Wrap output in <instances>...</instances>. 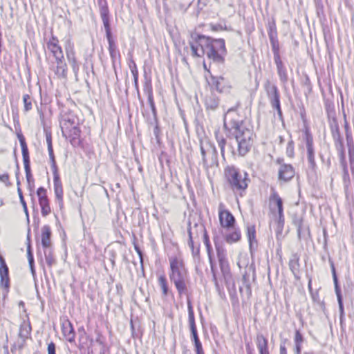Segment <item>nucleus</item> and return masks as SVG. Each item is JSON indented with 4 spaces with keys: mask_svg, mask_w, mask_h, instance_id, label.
Returning <instances> with one entry per match:
<instances>
[{
    "mask_svg": "<svg viewBox=\"0 0 354 354\" xmlns=\"http://www.w3.org/2000/svg\"><path fill=\"white\" fill-rule=\"evenodd\" d=\"M224 128L234 137L238 144V152L245 156L250 149L254 133L234 108L229 109L224 117Z\"/></svg>",
    "mask_w": 354,
    "mask_h": 354,
    "instance_id": "f257e3e1",
    "label": "nucleus"
},
{
    "mask_svg": "<svg viewBox=\"0 0 354 354\" xmlns=\"http://www.w3.org/2000/svg\"><path fill=\"white\" fill-rule=\"evenodd\" d=\"M193 57H201L205 55L216 63H223L226 54L223 39H212L203 35L192 34L189 41Z\"/></svg>",
    "mask_w": 354,
    "mask_h": 354,
    "instance_id": "f03ea898",
    "label": "nucleus"
},
{
    "mask_svg": "<svg viewBox=\"0 0 354 354\" xmlns=\"http://www.w3.org/2000/svg\"><path fill=\"white\" fill-rule=\"evenodd\" d=\"M171 272L169 278L174 283L179 295H185L188 304V310H192L190 300L188 297V288L190 280L187 269L185 267L183 261L177 257L169 258Z\"/></svg>",
    "mask_w": 354,
    "mask_h": 354,
    "instance_id": "7ed1b4c3",
    "label": "nucleus"
},
{
    "mask_svg": "<svg viewBox=\"0 0 354 354\" xmlns=\"http://www.w3.org/2000/svg\"><path fill=\"white\" fill-rule=\"evenodd\" d=\"M225 175L230 188L234 192L241 193L248 187L250 179L245 172H241L234 167H227Z\"/></svg>",
    "mask_w": 354,
    "mask_h": 354,
    "instance_id": "20e7f679",
    "label": "nucleus"
},
{
    "mask_svg": "<svg viewBox=\"0 0 354 354\" xmlns=\"http://www.w3.org/2000/svg\"><path fill=\"white\" fill-rule=\"evenodd\" d=\"M332 136L335 142V148L339 154L340 165L342 168L343 182L345 187L347 188L351 185V180L347 167V163L346 161L343 139L340 134L339 128L337 124H335L334 127H332Z\"/></svg>",
    "mask_w": 354,
    "mask_h": 354,
    "instance_id": "39448f33",
    "label": "nucleus"
},
{
    "mask_svg": "<svg viewBox=\"0 0 354 354\" xmlns=\"http://www.w3.org/2000/svg\"><path fill=\"white\" fill-rule=\"evenodd\" d=\"M269 207L272 219L277 224V232L278 234H281L285 223L283 201L275 192H274L270 197Z\"/></svg>",
    "mask_w": 354,
    "mask_h": 354,
    "instance_id": "423d86ee",
    "label": "nucleus"
},
{
    "mask_svg": "<svg viewBox=\"0 0 354 354\" xmlns=\"http://www.w3.org/2000/svg\"><path fill=\"white\" fill-rule=\"evenodd\" d=\"M201 153L205 169L218 165L217 151L212 144L209 142L201 143Z\"/></svg>",
    "mask_w": 354,
    "mask_h": 354,
    "instance_id": "0eeeda50",
    "label": "nucleus"
},
{
    "mask_svg": "<svg viewBox=\"0 0 354 354\" xmlns=\"http://www.w3.org/2000/svg\"><path fill=\"white\" fill-rule=\"evenodd\" d=\"M264 88L272 107L277 110L279 117L281 118L282 111L279 100L280 94L278 91L277 87L274 84H272L270 80H267L264 84Z\"/></svg>",
    "mask_w": 354,
    "mask_h": 354,
    "instance_id": "6e6552de",
    "label": "nucleus"
},
{
    "mask_svg": "<svg viewBox=\"0 0 354 354\" xmlns=\"http://www.w3.org/2000/svg\"><path fill=\"white\" fill-rule=\"evenodd\" d=\"M254 280V271L252 268L245 270L241 279L239 281V292L242 296L249 297L252 294L251 281Z\"/></svg>",
    "mask_w": 354,
    "mask_h": 354,
    "instance_id": "1a4fd4ad",
    "label": "nucleus"
},
{
    "mask_svg": "<svg viewBox=\"0 0 354 354\" xmlns=\"http://www.w3.org/2000/svg\"><path fill=\"white\" fill-rule=\"evenodd\" d=\"M216 251L221 271L226 285L229 286L230 283L232 282V277L225 250L222 248L216 246Z\"/></svg>",
    "mask_w": 354,
    "mask_h": 354,
    "instance_id": "9d476101",
    "label": "nucleus"
},
{
    "mask_svg": "<svg viewBox=\"0 0 354 354\" xmlns=\"http://www.w3.org/2000/svg\"><path fill=\"white\" fill-rule=\"evenodd\" d=\"M18 138L22 151L23 160L26 171V177L28 183L30 185L31 183H33L34 180L30 170L28 149L24 137L22 135H19Z\"/></svg>",
    "mask_w": 354,
    "mask_h": 354,
    "instance_id": "9b49d317",
    "label": "nucleus"
},
{
    "mask_svg": "<svg viewBox=\"0 0 354 354\" xmlns=\"http://www.w3.org/2000/svg\"><path fill=\"white\" fill-rule=\"evenodd\" d=\"M0 286L3 288V295L10 288L9 269L4 258L0 254Z\"/></svg>",
    "mask_w": 354,
    "mask_h": 354,
    "instance_id": "f8f14e48",
    "label": "nucleus"
},
{
    "mask_svg": "<svg viewBox=\"0 0 354 354\" xmlns=\"http://www.w3.org/2000/svg\"><path fill=\"white\" fill-rule=\"evenodd\" d=\"M306 147L307 151V158L310 167L314 169L316 166L315 159V149L313 147V138L308 131L305 133Z\"/></svg>",
    "mask_w": 354,
    "mask_h": 354,
    "instance_id": "ddd939ff",
    "label": "nucleus"
},
{
    "mask_svg": "<svg viewBox=\"0 0 354 354\" xmlns=\"http://www.w3.org/2000/svg\"><path fill=\"white\" fill-rule=\"evenodd\" d=\"M218 216L220 224L223 227H232L235 223L234 216L228 211L223 209V205L221 204L218 207Z\"/></svg>",
    "mask_w": 354,
    "mask_h": 354,
    "instance_id": "4468645a",
    "label": "nucleus"
},
{
    "mask_svg": "<svg viewBox=\"0 0 354 354\" xmlns=\"http://www.w3.org/2000/svg\"><path fill=\"white\" fill-rule=\"evenodd\" d=\"M53 185H54V192L55 194L56 200L58 201L59 206L62 209L64 205L63 203V187L62 183L60 180L58 171H55L53 172Z\"/></svg>",
    "mask_w": 354,
    "mask_h": 354,
    "instance_id": "2eb2a0df",
    "label": "nucleus"
},
{
    "mask_svg": "<svg viewBox=\"0 0 354 354\" xmlns=\"http://www.w3.org/2000/svg\"><path fill=\"white\" fill-rule=\"evenodd\" d=\"M26 317L27 318V320H24L19 328V337L21 339V343L19 345V348L20 349L24 346L26 341L29 338L32 330L28 315H26Z\"/></svg>",
    "mask_w": 354,
    "mask_h": 354,
    "instance_id": "dca6fc26",
    "label": "nucleus"
},
{
    "mask_svg": "<svg viewBox=\"0 0 354 354\" xmlns=\"http://www.w3.org/2000/svg\"><path fill=\"white\" fill-rule=\"evenodd\" d=\"M295 176V169L291 165L282 164L278 172L279 180L283 182L290 180Z\"/></svg>",
    "mask_w": 354,
    "mask_h": 354,
    "instance_id": "f3484780",
    "label": "nucleus"
},
{
    "mask_svg": "<svg viewBox=\"0 0 354 354\" xmlns=\"http://www.w3.org/2000/svg\"><path fill=\"white\" fill-rule=\"evenodd\" d=\"M46 46L48 50L52 53L55 59H64L62 50L59 45L58 39L55 37L52 36L51 39L47 42Z\"/></svg>",
    "mask_w": 354,
    "mask_h": 354,
    "instance_id": "a211bd4d",
    "label": "nucleus"
},
{
    "mask_svg": "<svg viewBox=\"0 0 354 354\" xmlns=\"http://www.w3.org/2000/svg\"><path fill=\"white\" fill-rule=\"evenodd\" d=\"M51 230L49 225H44L41 228V241L43 248H49L51 246Z\"/></svg>",
    "mask_w": 354,
    "mask_h": 354,
    "instance_id": "6ab92c4d",
    "label": "nucleus"
},
{
    "mask_svg": "<svg viewBox=\"0 0 354 354\" xmlns=\"http://www.w3.org/2000/svg\"><path fill=\"white\" fill-rule=\"evenodd\" d=\"M256 343L259 354H270L268 351V339L263 334L259 333L257 335Z\"/></svg>",
    "mask_w": 354,
    "mask_h": 354,
    "instance_id": "aec40b11",
    "label": "nucleus"
},
{
    "mask_svg": "<svg viewBox=\"0 0 354 354\" xmlns=\"http://www.w3.org/2000/svg\"><path fill=\"white\" fill-rule=\"evenodd\" d=\"M211 80L212 87L219 93H223L227 91L228 88L225 87V80L224 77L211 75Z\"/></svg>",
    "mask_w": 354,
    "mask_h": 354,
    "instance_id": "412c9836",
    "label": "nucleus"
},
{
    "mask_svg": "<svg viewBox=\"0 0 354 354\" xmlns=\"http://www.w3.org/2000/svg\"><path fill=\"white\" fill-rule=\"evenodd\" d=\"M98 6L100 8V17L103 24L109 23V10L106 0H98Z\"/></svg>",
    "mask_w": 354,
    "mask_h": 354,
    "instance_id": "4be33fe9",
    "label": "nucleus"
},
{
    "mask_svg": "<svg viewBox=\"0 0 354 354\" xmlns=\"http://www.w3.org/2000/svg\"><path fill=\"white\" fill-rule=\"evenodd\" d=\"M329 261H330V267H331L333 279V281H334V284H335V292H336V294L337 296L338 302H339V310H343V305H342L341 295H340V289H339V287L338 285V280H337V277L336 272H335V268L333 262L330 260H329Z\"/></svg>",
    "mask_w": 354,
    "mask_h": 354,
    "instance_id": "5701e85b",
    "label": "nucleus"
},
{
    "mask_svg": "<svg viewBox=\"0 0 354 354\" xmlns=\"http://www.w3.org/2000/svg\"><path fill=\"white\" fill-rule=\"evenodd\" d=\"M274 59L277 65L278 75L280 77L281 81L283 82H286L287 81L288 77L286 68L283 66L281 57H279L277 58H274Z\"/></svg>",
    "mask_w": 354,
    "mask_h": 354,
    "instance_id": "b1692460",
    "label": "nucleus"
},
{
    "mask_svg": "<svg viewBox=\"0 0 354 354\" xmlns=\"http://www.w3.org/2000/svg\"><path fill=\"white\" fill-rule=\"evenodd\" d=\"M63 59H56L57 67L55 70V74L59 78H65L67 75V66Z\"/></svg>",
    "mask_w": 354,
    "mask_h": 354,
    "instance_id": "393cba45",
    "label": "nucleus"
},
{
    "mask_svg": "<svg viewBox=\"0 0 354 354\" xmlns=\"http://www.w3.org/2000/svg\"><path fill=\"white\" fill-rule=\"evenodd\" d=\"M62 331L64 336L68 337V341L71 342L74 338L75 332L71 323L68 320L63 323Z\"/></svg>",
    "mask_w": 354,
    "mask_h": 354,
    "instance_id": "a878e982",
    "label": "nucleus"
},
{
    "mask_svg": "<svg viewBox=\"0 0 354 354\" xmlns=\"http://www.w3.org/2000/svg\"><path fill=\"white\" fill-rule=\"evenodd\" d=\"M144 92L147 94L149 106L151 109L152 112L153 113V114H155L156 113V107H155V104H154L153 98L152 86L150 84H145V88H144Z\"/></svg>",
    "mask_w": 354,
    "mask_h": 354,
    "instance_id": "bb28decb",
    "label": "nucleus"
},
{
    "mask_svg": "<svg viewBox=\"0 0 354 354\" xmlns=\"http://www.w3.org/2000/svg\"><path fill=\"white\" fill-rule=\"evenodd\" d=\"M218 105V99L214 95L207 96L205 99V106L207 109L215 110Z\"/></svg>",
    "mask_w": 354,
    "mask_h": 354,
    "instance_id": "cd10ccee",
    "label": "nucleus"
},
{
    "mask_svg": "<svg viewBox=\"0 0 354 354\" xmlns=\"http://www.w3.org/2000/svg\"><path fill=\"white\" fill-rule=\"evenodd\" d=\"M64 133H63L65 136H68L71 138V140H75L77 139L80 136V129L77 127V126H73L71 127H68V130L66 131L64 129Z\"/></svg>",
    "mask_w": 354,
    "mask_h": 354,
    "instance_id": "c85d7f7f",
    "label": "nucleus"
},
{
    "mask_svg": "<svg viewBox=\"0 0 354 354\" xmlns=\"http://www.w3.org/2000/svg\"><path fill=\"white\" fill-rule=\"evenodd\" d=\"M247 235L250 243V246L252 247L254 243L257 244L256 240V230L254 225H248L247 227Z\"/></svg>",
    "mask_w": 354,
    "mask_h": 354,
    "instance_id": "c756f323",
    "label": "nucleus"
},
{
    "mask_svg": "<svg viewBox=\"0 0 354 354\" xmlns=\"http://www.w3.org/2000/svg\"><path fill=\"white\" fill-rule=\"evenodd\" d=\"M346 141L348 149V156H349V162H354V145L353 142L352 137L348 135V132H346Z\"/></svg>",
    "mask_w": 354,
    "mask_h": 354,
    "instance_id": "7c9ffc66",
    "label": "nucleus"
},
{
    "mask_svg": "<svg viewBox=\"0 0 354 354\" xmlns=\"http://www.w3.org/2000/svg\"><path fill=\"white\" fill-rule=\"evenodd\" d=\"M158 284L161 288L162 293L164 296H167L169 292V289L167 285V281L164 275L158 277Z\"/></svg>",
    "mask_w": 354,
    "mask_h": 354,
    "instance_id": "2f4dec72",
    "label": "nucleus"
},
{
    "mask_svg": "<svg viewBox=\"0 0 354 354\" xmlns=\"http://www.w3.org/2000/svg\"><path fill=\"white\" fill-rule=\"evenodd\" d=\"M241 235L240 230L238 229H234L232 232L226 236L225 239L227 243H232L239 241L241 239Z\"/></svg>",
    "mask_w": 354,
    "mask_h": 354,
    "instance_id": "473e14b6",
    "label": "nucleus"
},
{
    "mask_svg": "<svg viewBox=\"0 0 354 354\" xmlns=\"http://www.w3.org/2000/svg\"><path fill=\"white\" fill-rule=\"evenodd\" d=\"M39 203L41 207V212L42 216H46L47 215H48L51 212L48 199L47 198L45 200L40 201H39Z\"/></svg>",
    "mask_w": 354,
    "mask_h": 354,
    "instance_id": "72a5a7b5",
    "label": "nucleus"
},
{
    "mask_svg": "<svg viewBox=\"0 0 354 354\" xmlns=\"http://www.w3.org/2000/svg\"><path fill=\"white\" fill-rule=\"evenodd\" d=\"M77 122L75 121L74 118H68L67 119H64L62 124V133H64V129L66 131L68 130V127H73V126H77Z\"/></svg>",
    "mask_w": 354,
    "mask_h": 354,
    "instance_id": "f704fd0d",
    "label": "nucleus"
},
{
    "mask_svg": "<svg viewBox=\"0 0 354 354\" xmlns=\"http://www.w3.org/2000/svg\"><path fill=\"white\" fill-rule=\"evenodd\" d=\"M205 244H206V246H207V252H208V255H209V262H210L211 270H212V274H213V278H214V281L215 285L217 286L218 285V282H217L215 272H214V265L213 263V261H212V257H211V254H210L209 244L208 243L206 234H205Z\"/></svg>",
    "mask_w": 354,
    "mask_h": 354,
    "instance_id": "c9c22d12",
    "label": "nucleus"
},
{
    "mask_svg": "<svg viewBox=\"0 0 354 354\" xmlns=\"http://www.w3.org/2000/svg\"><path fill=\"white\" fill-rule=\"evenodd\" d=\"M109 50L113 62H115L120 57V53L117 50L115 43L109 44Z\"/></svg>",
    "mask_w": 354,
    "mask_h": 354,
    "instance_id": "e433bc0d",
    "label": "nucleus"
},
{
    "mask_svg": "<svg viewBox=\"0 0 354 354\" xmlns=\"http://www.w3.org/2000/svg\"><path fill=\"white\" fill-rule=\"evenodd\" d=\"M297 236L300 239L301 238H306L310 235V230L308 227H305L304 223L300 227H297Z\"/></svg>",
    "mask_w": 354,
    "mask_h": 354,
    "instance_id": "4c0bfd02",
    "label": "nucleus"
},
{
    "mask_svg": "<svg viewBox=\"0 0 354 354\" xmlns=\"http://www.w3.org/2000/svg\"><path fill=\"white\" fill-rule=\"evenodd\" d=\"M23 102L24 104V111L26 112L29 111L32 109V100L30 96L28 94L24 95L23 96Z\"/></svg>",
    "mask_w": 354,
    "mask_h": 354,
    "instance_id": "58836bf2",
    "label": "nucleus"
},
{
    "mask_svg": "<svg viewBox=\"0 0 354 354\" xmlns=\"http://www.w3.org/2000/svg\"><path fill=\"white\" fill-rule=\"evenodd\" d=\"M48 151L49 153L50 160L51 163L52 171L55 172V171H58V168L55 162V158L53 153V147H48Z\"/></svg>",
    "mask_w": 354,
    "mask_h": 354,
    "instance_id": "ea45409f",
    "label": "nucleus"
},
{
    "mask_svg": "<svg viewBox=\"0 0 354 354\" xmlns=\"http://www.w3.org/2000/svg\"><path fill=\"white\" fill-rule=\"evenodd\" d=\"M271 46H272V50L274 53V58L279 57V45L277 39H273L272 38V40H270Z\"/></svg>",
    "mask_w": 354,
    "mask_h": 354,
    "instance_id": "a19ab883",
    "label": "nucleus"
},
{
    "mask_svg": "<svg viewBox=\"0 0 354 354\" xmlns=\"http://www.w3.org/2000/svg\"><path fill=\"white\" fill-rule=\"evenodd\" d=\"M44 255H45V260L47 263V265L49 267L53 266L55 263V259L53 257L52 253L50 251H44Z\"/></svg>",
    "mask_w": 354,
    "mask_h": 354,
    "instance_id": "79ce46f5",
    "label": "nucleus"
},
{
    "mask_svg": "<svg viewBox=\"0 0 354 354\" xmlns=\"http://www.w3.org/2000/svg\"><path fill=\"white\" fill-rule=\"evenodd\" d=\"M188 234H189L188 245H189V248L192 249L193 254L194 255L198 254L199 253V248H196L195 249L194 247V241H193L192 233L191 229H189Z\"/></svg>",
    "mask_w": 354,
    "mask_h": 354,
    "instance_id": "37998d69",
    "label": "nucleus"
},
{
    "mask_svg": "<svg viewBox=\"0 0 354 354\" xmlns=\"http://www.w3.org/2000/svg\"><path fill=\"white\" fill-rule=\"evenodd\" d=\"M292 223L296 227H300L304 223V218L301 215H299L297 214H295L292 216Z\"/></svg>",
    "mask_w": 354,
    "mask_h": 354,
    "instance_id": "c03bdc74",
    "label": "nucleus"
},
{
    "mask_svg": "<svg viewBox=\"0 0 354 354\" xmlns=\"http://www.w3.org/2000/svg\"><path fill=\"white\" fill-rule=\"evenodd\" d=\"M103 25H104V27L105 29L106 36L109 44L115 43L112 38L110 24H103Z\"/></svg>",
    "mask_w": 354,
    "mask_h": 354,
    "instance_id": "a18cd8bd",
    "label": "nucleus"
},
{
    "mask_svg": "<svg viewBox=\"0 0 354 354\" xmlns=\"http://www.w3.org/2000/svg\"><path fill=\"white\" fill-rule=\"evenodd\" d=\"M39 201L47 199L46 189L42 187L38 188L37 191Z\"/></svg>",
    "mask_w": 354,
    "mask_h": 354,
    "instance_id": "49530a36",
    "label": "nucleus"
},
{
    "mask_svg": "<svg viewBox=\"0 0 354 354\" xmlns=\"http://www.w3.org/2000/svg\"><path fill=\"white\" fill-rule=\"evenodd\" d=\"M286 154L290 158H292L294 156V142L292 140L288 142Z\"/></svg>",
    "mask_w": 354,
    "mask_h": 354,
    "instance_id": "de8ad7c7",
    "label": "nucleus"
},
{
    "mask_svg": "<svg viewBox=\"0 0 354 354\" xmlns=\"http://www.w3.org/2000/svg\"><path fill=\"white\" fill-rule=\"evenodd\" d=\"M216 140H217L218 147L221 149V152L222 155L223 156L225 145L226 144V140L223 136L219 137L218 135H216Z\"/></svg>",
    "mask_w": 354,
    "mask_h": 354,
    "instance_id": "09e8293b",
    "label": "nucleus"
},
{
    "mask_svg": "<svg viewBox=\"0 0 354 354\" xmlns=\"http://www.w3.org/2000/svg\"><path fill=\"white\" fill-rule=\"evenodd\" d=\"M18 193H19V198H20V202L23 205L24 210L26 214L27 218L28 219V209H27V206H26V203L24 201L21 190L19 187L18 188Z\"/></svg>",
    "mask_w": 354,
    "mask_h": 354,
    "instance_id": "8fccbe9b",
    "label": "nucleus"
},
{
    "mask_svg": "<svg viewBox=\"0 0 354 354\" xmlns=\"http://www.w3.org/2000/svg\"><path fill=\"white\" fill-rule=\"evenodd\" d=\"M295 344H301L304 342V337L299 330H296L295 335Z\"/></svg>",
    "mask_w": 354,
    "mask_h": 354,
    "instance_id": "3c124183",
    "label": "nucleus"
},
{
    "mask_svg": "<svg viewBox=\"0 0 354 354\" xmlns=\"http://www.w3.org/2000/svg\"><path fill=\"white\" fill-rule=\"evenodd\" d=\"M27 254H28V259L29 264L30 266L32 271L33 272L34 271V270H33L34 259H33V255L32 254L31 248H30V245H28V248H27Z\"/></svg>",
    "mask_w": 354,
    "mask_h": 354,
    "instance_id": "603ef678",
    "label": "nucleus"
},
{
    "mask_svg": "<svg viewBox=\"0 0 354 354\" xmlns=\"http://www.w3.org/2000/svg\"><path fill=\"white\" fill-rule=\"evenodd\" d=\"M67 57L71 64L73 71L76 72L78 70V66L77 64L75 58L73 55L71 57V55L68 53H67Z\"/></svg>",
    "mask_w": 354,
    "mask_h": 354,
    "instance_id": "864d4df0",
    "label": "nucleus"
},
{
    "mask_svg": "<svg viewBox=\"0 0 354 354\" xmlns=\"http://www.w3.org/2000/svg\"><path fill=\"white\" fill-rule=\"evenodd\" d=\"M48 354H56V346L53 342L48 344Z\"/></svg>",
    "mask_w": 354,
    "mask_h": 354,
    "instance_id": "5fc2aeb1",
    "label": "nucleus"
},
{
    "mask_svg": "<svg viewBox=\"0 0 354 354\" xmlns=\"http://www.w3.org/2000/svg\"><path fill=\"white\" fill-rule=\"evenodd\" d=\"M0 181L7 185H9V175L8 174H0Z\"/></svg>",
    "mask_w": 354,
    "mask_h": 354,
    "instance_id": "6e6d98bb",
    "label": "nucleus"
},
{
    "mask_svg": "<svg viewBox=\"0 0 354 354\" xmlns=\"http://www.w3.org/2000/svg\"><path fill=\"white\" fill-rule=\"evenodd\" d=\"M299 259H292L290 261V268L292 270H293L294 269H297V267L299 266Z\"/></svg>",
    "mask_w": 354,
    "mask_h": 354,
    "instance_id": "4d7b16f0",
    "label": "nucleus"
},
{
    "mask_svg": "<svg viewBox=\"0 0 354 354\" xmlns=\"http://www.w3.org/2000/svg\"><path fill=\"white\" fill-rule=\"evenodd\" d=\"M268 36H269L270 40H272V38L273 39H277V31H276L275 28L274 29L270 28V31L268 32Z\"/></svg>",
    "mask_w": 354,
    "mask_h": 354,
    "instance_id": "13d9d810",
    "label": "nucleus"
},
{
    "mask_svg": "<svg viewBox=\"0 0 354 354\" xmlns=\"http://www.w3.org/2000/svg\"><path fill=\"white\" fill-rule=\"evenodd\" d=\"M189 326L196 325L194 311H189Z\"/></svg>",
    "mask_w": 354,
    "mask_h": 354,
    "instance_id": "bf43d9fd",
    "label": "nucleus"
},
{
    "mask_svg": "<svg viewBox=\"0 0 354 354\" xmlns=\"http://www.w3.org/2000/svg\"><path fill=\"white\" fill-rule=\"evenodd\" d=\"M195 347V351L196 354H204L202 344H197L194 345Z\"/></svg>",
    "mask_w": 354,
    "mask_h": 354,
    "instance_id": "052dcab7",
    "label": "nucleus"
},
{
    "mask_svg": "<svg viewBox=\"0 0 354 354\" xmlns=\"http://www.w3.org/2000/svg\"><path fill=\"white\" fill-rule=\"evenodd\" d=\"M189 327H190V330H191L192 338L194 337L198 336L196 326L193 325V326H189Z\"/></svg>",
    "mask_w": 354,
    "mask_h": 354,
    "instance_id": "680f3d73",
    "label": "nucleus"
},
{
    "mask_svg": "<svg viewBox=\"0 0 354 354\" xmlns=\"http://www.w3.org/2000/svg\"><path fill=\"white\" fill-rule=\"evenodd\" d=\"M211 29L214 31H219L223 30L222 26L220 24L211 25Z\"/></svg>",
    "mask_w": 354,
    "mask_h": 354,
    "instance_id": "e2e57ef3",
    "label": "nucleus"
},
{
    "mask_svg": "<svg viewBox=\"0 0 354 354\" xmlns=\"http://www.w3.org/2000/svg\"><path fill=\"white\" fill-rule=\"evenodd\" d=\"M46 142H47L48 147H53L51 135L50 133L46 134Z\"/></svg>",
    "mask_w": 354,
    "mask_h": 354,
    "instance_id": "0e129e2a",
    "label": "nucleus"
},
{
    "mask_svg": "<svg viewBox=\"0 0 354 354\" xmlns=\"http://www.w3.org/2000/svg\"><path fill=\"white\" fill-rule=\"evenodd\" d=\"M295 352L296 354H301V344H295Z\"/></svg>",
    "mask_w": 354,
    "mask_h": 354,
    "instance_id": "69168bd1",
    "label": "nucleus"
},
{
    "mask_svg": "<svg viewBox=\"0 0 354 354\" xmlns=\"http://www.w3.org/2000/svg\"><path fill=\"white\" fill-rule=\"evenodd\" d=\"M280 354H287L286 348L284 345H280Z\"/></svg>",
    "mask_w": 354,
    "mask_h": 354,
    "instance_id": "338daca9",
    "label": "nucleus"
},
{
    "mask_svg": "<svg viewBox=\"0 0 354 354\" xmlns=\"http://www.w3.org/2000/svg\"><path fill=\"white\" fill-rule=\"evenodd\" d=\"M192 340L194 342V345L201 343L198 336L192 337Z\"/></svg>",
    "mask_w": 354,
    "mask_h": 354,
    "instance_id": "774afa93",
    "label": "nucleus"
}]
</instances>
